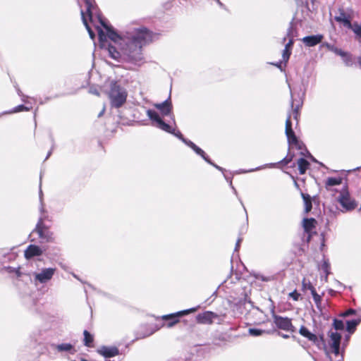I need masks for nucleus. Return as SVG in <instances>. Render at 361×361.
I'll return each mask as SVG.
<instances>
[{"mask_svg": "<svg viewBox=\"0 0 361 361\" xmlns=\"http://www.w3.org/2000/svg\"><path fill=\"white\" fill-rule=\"evenodd\" d=\"M17 92L20 97H26V96L22 93L21 90L19 88L17 89Z\"/></svg>", "mask_w": 361, "mask_h": 361, "instance_id": "58", "label": "nucleus"}, {"mask_svg": "<svg viewBox=\"0 0 361 361\" xmlns=\"http://www.w3.org/2000/svg\"><path fill=\"white\" fill-rule=\"evenodd\" d=\"M55 272V268L42 269L40 272L34 274L35 281L39 283H47L52 279Z\"/></svg>", "mask_w": 361, "mask_h": 361, "instance_id": "8", "label": "nucleus"}, {"mask_svg": "<svg viewBox=\"0 0 361 361\" xmlns=\"http://www.w3.org/2000/svg\"><path fill=\"white\" fill-rule=\"evenodd\" d=\"M89 92L97 96L99 95V90L94 87H90L89 89Z\"/></svg>", "mask_w": 361, "mask_h": 361, "instance_id": "43", "label": "nucleus"}, {"mask_svg": "<svg viewBox=\"0 0 361 361\" xmlns=\"http://www.w3.org/2000/svg\"><path fill=\"white\" fill-rule=\"evenodd\" d=\"M323 38L322 35H310L303 37L302 41L307 47H314L320 43Z\"/></svg>", "mask_w": 361, "mask_h": 361, "instance_id": "17", "label": "nucleus"}, {"mask_svg": "<svg viewBox=\"0 0 361 361\" xmlns=\"http://www.w3.org/2000/svg\"><path fill=\"white\" fill-rule=\"evenodd\" d=\"M27 96H26V97H21V99H22V101H23V102H25V103H26V104H29V102H27V101L26 100V99H27Z\"/></svg>", "mask_w": 361, "mask_h": 361, "instance_id": "62", "label": "nucleus"}, {"mask_svg": "<svg viewBox=\"0 0 361 361\" xmlns=\"http://www.w3.org/2000/svg\"><path fill=\"white\" fill-rule=\"evenodd\" d=\"M338 202L342 207V212H347L354 210L357 206V202L350 197L347 185H343L338 197Z\"/></svg>", "mask_w": 361, "mask_h": 361, "instance_id": "3", "label": "nucleus"}, {"mask_svg": "<svg viewBox=\"0 0 361 361\" xmlns=\"http://www.w3.org/2000/svg\"><path fill=\"white\" fill-rule=\"evenodd\" d=\"M32 106H25L23 104H20V105H18L17 106L13 108L10 111L4 112V114H14V113H18V112H20V111H28L30 109H32Z\"/></svg>", "mask_w": 361, "mask_h": 361, "instance_id": "25", "label": "nucleus"}, {"mask_svg": "<svg viewBox=\"0 0 361 361\" xmlns=\"http://www.w3.org/2000/svg\"><path fill=\"white\" fill-rule=\"evenodd\" d=\"M357 61H358V63H359L360 66H361V57H359L357 59Z\"/></svg>", "mask_w": 361, "mask_h": 361, "instance_id": "64", "label": "nucleus"}, {"mask_svg": "<svg viewBox=\"0 0 361 361\" xmlns=\"http://www.w3.org/2000/svg\"><path fill=\"white\" fill-rule=\"evenodd\" d=\"M197 307H192L183 311H180L174 314H170L161 316L163 321L166 322V326L169 328L173 326L179 322V317L183 315H185L190 312H194L197 310ZM165 324H163L164 326Z\"/></svg>", "mask_w": 361, "mask_h": 361, "instance_id": "7", "label": "nucleus"}, {"mask_svg": "<svg viewBox=\"0 0 361 361\" xmlns=\"http://www.w3.org/2000/svg\"><path fill=\"white\" fill-rule=\"evenodd\" d=\"M43 253L42 250L37 245H30L25 251V257L31 259L34 257L40 256Z\"/></svg>", "mask_w": 361, "mask_h": 361, "instance_id": "16", "label": "nucleus"}, {"mask_svg": "<svg viewBox=\"0 0 361 361\" xmlns=\"http://www.w3.org/2000/svg\"><path fill=\"white\" fill-rule=\"evenodd\" d=\"M329 336L330 337V340L331 342L330 343V346L331 348L332 349V352L336 355H338L339 354L341 335L336 331H330L329 333Z\"/></svg>", "mask_w": 361, "mask_h": 361, "instance_id": "14", "label": "nucleus"}, {"mask_svg": "<svg viewBox=\"0 0 361 361\" xmlns=\"http://www.w3.org/2000/svg\"><path fill=\"white\" fill-rule=\"evenodd\" d=\"M313 300L317 305V307H319V305H321L322 298L319 295H314V298H313Z\"/></svg>", "mask_w": 361, "mask_h": 361, "instance_id": "44", "label": "nucleus"}, {"mask_svg": "<svg viewBox=\"0 0 361 361\" xmlns=\"http://www.w3.org/2000/svg\"><path fill=\"white\" fill-rule=\"evenodd\" d=\"M360 319H352L346 322L347 331L350 333L354 332L356 326L360 324Z\"/></svg>", "mask_w": 361, "mask_h": 361, "instance_id": "31", "label": "nucleus"}, {"mask_svg": "<svg viewBox=\"0 0 361 361\" xmlns=\"http://www.w3.org/2000/svg\"><path fill=\"white\" fill-rule=\"evenodd\" d=\"M310 290L311 291V293L312 295V297L314 298V295H318L315 288L312 285H310Z\"/></svg>", "mask_w": 361, "mask_h": 361, "instance_id": "52", "label": "nucleus"}, {"mask_svg": "<svg viewBox=\"0 0 361 361\" xmlns=\"http://www.w3.org/2000/svg\"><path fill=\"white\" fill-rule=\"evenodd\" d=\"M310 285H312L311 283L309 282L308 283H306L305 281L303 280V281H302V286H303L304 288H307V289L310 290Z\"/></svg>", "mask_w": 361, "mask_h": 361, "instance_id": "55", "label": "nucleus"}, {"mask_svg": "<svg viewBox=\"0 0 361 361\" xmlns=\"http://www.w3.org/2000/svg\"><path fill=\"white\" fill-rule=\"evenodd\" d=\"M323 46H324V47H326V48L328 49V50H329V51H332V49H334V45L331 44L327 43V42H326V43H325V44H323Z\"/></svg>", "mask_w": 361, "mask_h": 361, "instance_id": "53", "label": "nucleus"}, {"mask_svg": "<svg viewBox=\"0 0 361 361\" xmlns=\"http://www.w3.org/2000/svg\"><path fill=\"white\" fill-rule=\"evenodd\" d=\"M40 212H41V215L39 217H43L44 218V221L47 219V215L46 214V212L44 210V208L43 207V205L41 206L40 207Z\"/></svg>", "mask_w": 361, "mask_h": 361, "instance_id": "46", "label": "nucleus"}, {"mask_svg": "<svg viewBox=\"0 0 361 361\" xmlns=\"http://www.w3.org/2000/svg\"><path fill=\"white\" fill-rule=\"evenodd\" d=\"M81 16H82V20L83 24L85 25L90 38L92 39H94L95 37V34H94V31L92 30V28L90 27V26L89 25L87 20L86 19L85 13L82 10L81 11Z\"/></svg>", "mask_w": 361, "mask_h": 361, "instance_id": "30", "label": "nucleus"}, {"mask_svg": "<svg viewBox=\"0 0 361 361\" xmlns=\"http://www.w3.org/2000/svg\"><path fill=\"white\" fill-rule=\"evenodd\" d=\"M171 111H172V104H171V102L170 100V97H169L166 100H165L161 104H159V118L164 122H165L160 117V116H169L170 119L171 120V121L173 123V128H176V122H175L174 116L172 114Z\"/></svg>", "mask_w": 361, "mask_h": 361, "instance_id": "9", "label": "nucleus"}, {"mask_svg": "<svg viewBox=\"0 0 361 361\" xmlns=\"http://www.w3.org/2000/svg\"><path fill=\"white\" fill-rule=\"evenodd\" d=\"M283 338H289V336L287 335V334H280L279 333Z\"/></svg>", "mask_w": 361, "mask_h": 361, "instance_id": "63", "label": "nucleus"}, {"mask_svg": "<svg viewBox=\"0 0 361 361\" xmlns=\"http://www.w3.org/2000/svg\"><path fill=\"white\" fill-rule=\"evenodd\" d=\"M323 46H324V47H326V48L328 49V50H329V51H332V49H334V45L331 44L327 43V42H326V43H325V44H323Z\"/></svg>", "mask_w": 361, "mask_h": 361, "instance_id": "54", "label": "nucleus"}, {"mask_svg": "<svg viewBox=\"0 0 361 361\" xmlns=\"http://www.w3.org/2000/svg\"><path fill=\"white\" fill-rule=\"evenodd\" d=\"M248 304L251 307H253V302L251 300H247V299H245L244 305Z\"/></svg>", "mask_w": 361, "mask_h": 361, "instance_id": "56", "label": "nucleus"}, {"mask_svg": "<svg viewBox=\"0 0 361 361\" xmlns=\"http://www.w3.org/2000/svg\"><path fill=\"white\" fill-rule=\"evenodd\" d=\"M83 335H84V339H83L84 345L89 348L92 347L93 346L92 343L94 341L93 336L87 330H85L83 331Z\"/></svg>", "mask_w": 361, "mask_h": 361, "instance_id": "27", "label": "nucleus"}, {"mask_svg": "<svg viewBox=\"0 0 361 361\" xmlns=\"http://www.w3.org/2000/svg\"><path fill=\"white\" fill-rule=\"evenodd\" d=\"M243 241V238L242 237H239L237 240V242L235 243V252H238L239 248H240V243L241 242Z\"/></svg>", "mask_w": 361, "mask_h": 361, "instance_id": "47", "label": "nucleus"}, {"mask_svg": "<svg viewBox=\"0 0 361 361\" xmlns=\"http://www.w3.org/2000/svg\"><path fill=\"white\" fill-rule=\"evenodd\" d=\"M349 29H351L353 32L361 39V25H359L357 22L351 23V26H349Z\"/></svg>", "mask_w": 361, "mask_h": 361, "instance_id": "33", "label": "nucleus"}, {"mask_svg": "<svg viewBox=\"0 0 361 361\" xmlns=\"http://www.w3.org/2000/svg\"><path fill=\"white\" fill-rule=\"evenodd\" d=\"M110 89L108 92L111 106L114 108H119L126 102L128 93L126 90L121 85V82L112 80L110 82Z\"/></svg>", "mask_w": 361, "mask_h": 361, "instance_id": "2", "label": "nucleus"}, {"mask_svg": "<svg viewBox=\"0 0 361 361\" xmlns=\"http://www.w3.org/2000/svg\"><path fill=\"white\" fill-rule=\"evenodd\" d=\"M104 111H105V108L104 107L102 109V110L99 113L98 117H101L104 114Z\"/></svg>", "mask_w": 361, "mask_h": 361, "instance_id": "61", "label": "nucleus"}, {"mask_svg": "<svg viewBox=\"0 0 361 361\" xmlns=\"http://www.w3.org/2000/svg\"><path fill=\"white\" fill-rule=\"evenodd\" d=\"M355 311L353 309H350L343 314V317H348L349 315L355 314Z\"/></svg>", "mask_w": 361, "mask_h": 361, "instance_id": "49", "label": "nucleus"}, {"mask_svg": "<svg viewBox=\"0 0 361 361\" xmlns=\"http://www.w3.org/2000/svg\"><path fill=\"white\" fill-rule=\"evenodd\" d=\"M339 16H335V20L338 23H342L344 26L348 28L349 26H351V22L349 16H347L343 9H339Z\"/></svg>", "mask_w": 361, "mask_h": 361, "instance_id": "18", "label": "nucleus"}, {"mask_svg": "<svg viewBox=\"0 0 361 361\" xmlns=\"http://www.w3.org/2000/svg\"><path fill=\"white\" fill-rule=\"evenodd\" d=\"M275 331L276 330L274 329H270V330H265V329H261L252 328V329H249L248 332H249L250 335H251L252 336H259L264 334H271L274 332H275Z\"/></svg>", "mask_w": 361, "mask_h": 361, "instance_id": "20", "label": "nucleus"}, {"mask_svg": "<svg viewBox=\"0 0 361 361\" xmlns=\"http://www.w3.org/2000/svg\"><path fill=\"white\" fill-rule=\"evenodd\" d=\"M300 174L305 173L310 166V163L304 158H300L297 161Z\"/></svg>", "mask_w": 361, "mask_h": 361, "instance_id": "24", "label": "nucleus"}, {"mask_svg": "<svg viewBox=\"0 0 361 361\" xmlns=\"http://www.w3.org/2000/svg\"><path fill=\"white\" fill-rule=\"evenodd\" d=\"M219 316L211 311H206L203 313L198 314L196 317V320L199 324H212L214 319L218 318Z\"/></svg>", "mask_w": 361, "mask_h": 361, "instance_id": "12", "label": "nucleus"}, {"mask_svg": "<svg viewBox=\"0 0 361 361\" xmlns=\"http://www.w3.org/2000/svg\"><path fill=\"white\" fill-rule=\"evenodd\" d=\"M6 269L9 271V272H15L18 276H20V271L18 269H16L15 268H13L11 267H6Z\"/></svg>", "mask_w": 361, "mask_h": 361, "instance_id": "48", "label": "nucleus"}, {"mask_svg": "<svg viewBox=\"0 0 361 361\" xmlns=\"http://www.w3.org/2000/svg\"><path fill=\"white\" fill-rule=\"evenodd\" d=\"M341 58L347 66H351L353 65L352 55L350 53L344 51Z\"/></svg>", "mask_w": 361, "mask_h": 361, "instance_id": "34", "label": "nucleus"}, {"mask_svg": "<svg viewBox=\"0 0 361 361\" xmlns=\"http://www.w3.org/2000/svg\"><path fill=\"white\" fill-rule=\"evenodd\" d=\"M221 7L224 8V4L220 0H214Z\"/></svg>", "mask_w": 361, "mask_h": 361, "instance_id": "60", "label": "nucleus"}, {"mask_svg": "<svg viewBox=\"0 0 361 361\" xmlns=\"http://www.w3.org/2000/svg\"><path fill=\"white\" fill-rule=\"evenodd\" d=\"M290 118H291V114H288V117L286 121V129L285 130L292 129V122L290 121Z\"/></svg>", "mask_w": 361, "mask_h": 361, "instance_id": "39", "label": "nucleus"}, {"mask_svg": "<svg viewBox=\"0 0 361 361\" xmlns=\"http://www.w3.org/2000/svg\"><path fill=\"white\" fill-rule=\"evenodd\" d=\"M274 65L276 66L277 68H279L281 71L283 70L282 62L281 61L278 62L276 63H274Z\"/></svg>", "mask_w": 361, "mask_h": 361, "instance_id": "57", "label": "nucleus"}, {"mask_svg": "<svg viewBox=\"0 0 361 361\" xmlns=\"http://www.w3.org/2000/svg\"><path fill=\"white\" fill-rule=\"evenodd\" d=\"M198 155L201 156L207 163L212 164L211 159L205 154V152L199 147L195 145V147L192 149Z\"/></svg>", "mask_w": 361, "mask_h": 361, "instance_id": "32", "label": "nucleus"}, {"mask_svg": "<svg viewBox=\"0 0 361 361\" xmlns=\"http://www.w3.org/2000/svg\"><path fill=\"white\" fill-rule=\"evenodd\" d=\"M316 220L313 218L304 219L303 228L306 233H310L315 227Z\"/></svg>", "mask_w": 361, "mask_h": 361, "instance_id": "21", "label": "nucleus"}, {"mask_svg": "<svg viewBox=\"0 0 361 361\" xmlns=\"http://www.w3.org/2000/svg\"><path fill=\"white\" fill-rule=\"evenodd\" d=\"M290 54H291V52L290 50H287L285 49H283V54H282V59L285 63L288 62V61L290 58Z\"/></svg>", "mask_w": 361, "mask_h": 361, "instance_id": "38", "label": "nucleus"}, {"mask_svg": "<svg viewBox=\"0 0 361 361\" xmlns=\"http://www.w3.org/2000/svg\"><path fill=\"white\" fill-rule=\"evenodd\" d=\"M322 269L326 274V278H327L328 275L330 274V264L327 261H324L322 265Z\"/></svg>", "mask_w": 361, "mask_h": 361, "instance_id": "37", "label": "nucleus"}, {"mask_svg": "<svg viewBox=\"0 0 361 361\" xmlns=\"http://www.w3.org/2000/svg\"><path fill=\"white\" fill-rule=\"evenodd\" d=\"M301 196L305 204V212L307 214L310 212L312 208L311 197L310 195L303 192L301 193Z\"/></svg>", "mask_w": 361, "mask_h": 361, "instance_id": "23", "label": "nucleus"}, {"mask_svg": "<svg viewBox=\"0 0 361 361\" xmlns=\"http://www.w3.org/2000/svg\"><path fill=\"white\" fill-rule=\"evenodd\" d=\"M33 231L37 232L39 238L45 242H53L54 240L53 233L44 224L43 217L39 218L36 227Z\"/></svg>", "mask_w": 361, "mask_h": 361, "instance_id": "4", "label": "nucleus"}, {"mask_svg": "<svg viewBox=\"0 0 361 361\" xmlns=\"http://www.w3.org/2000/svg\"><path fill=\"white\" fill-rule=\"evenodd\" d=\"M211 165L214 166L216 169H217L219 171H223V169L217 165H216L215 164H214L212 161V164H210Z\"/></svg>", "mask_w": 361, "mask_h": 361, "instance_id": "59", "label": "nucleus"}, {"mask_svg": "<svg viewBox=\"0 0 361 361\" xmlns=\"http://www.w3.org/2000/svg\"><path fill=\"white\" fill-rule=\"evenodd\" d=\"M342 181L343 178L341 177H329L326 180L325 187L326 190H329L330 187L341 185Z\"/></svg>", "mask_w": 361, "mask_h": 361, "instance_id": "19", "label": "nucleus"}, {"mask_svg": "<svg viewBox=\"0 0 361 361\" xmlns=\"http://www.w3.org/2000/svg\"><path fill=\"white\" fill-rule=\"evenodd\" d=\"M290 145H295L298 149H302L304 147L303 143L299 142L298 140L297 143H291Z\"/></svg>", "mask_w": 361, "mask_h": 361, "instance_id": "50", "label": "nucleus"}, {"mask_svg": "<svg viewBox=\"0 0 361 361\" xmlns=\"http://www.w3.org/2000/svg\"><path fill=\"white\" fill-rule=\"evenodd\" d=\"M149 118L152 121L155 126H158V113L152 109H143Z\"/></svg>", "mask_w": 361, "mask_h": 361, "instance_id": "26", "label": "nucleus"}, {"mask_svg": "<svg viewBox=\"0 0 361 361\" xmlns=\"http://www.w3.org/2000/svg\"><path fill=\"white\" fill-rule=\"evenodd\" d=\"M159 129H161L167 133H169L175 135L192 149H193V147H195V144L193 143L192 141L184 138L182 133L179 130H176V128H173V126L170 125L169 123H166V122H164L160 118Z\"/></svg>", "mask_w": 361, "mask_h": 361, "instance_id": "5", "label": "nucleus"}, {"mask_svg": "<svg viewBox=\"0 0 361 361\" xmlns=\"http://www.w3.org/2000/svg\"><path fill=\"white\" fill-rule=\"evenodd\" d=\"M51 348L58 353H67L70 355H74L76 353L74 345L68 343L51 344Z\"/></svg>", "mask_w": 361, "mask_h": 361, "instance_id": "15", "label": "nucleus"}, {"mask_svg": "<svg viewBox=\"0 0 361 361\" xmlns=\"http://www.w3.org/2000/svg\"><path fill=\"white\" fill-rule=\"evenodd\" d=\"M50 139L52 142V146H51V149L47 153V155L44 159V161H46L47 159H48V158L51 156V153H52V151H53V149H54V137L51 135H50Z\"/></svg>", "mask_w": 361, "mask_h": 361, "instance_id": "42", "label": "nucleus"}, {"mask_svg": "<svg viewBox=\"0 0 361 361\" xmlns=\"http://www.w3.org/2000/svg\"><path fill=\"white\" fill-rule=\"evenodd\" d=\"M293 43H294V39H289V41L286 44L285 46V49H287V50H290L291 49L293 45Z\"/></svg>", "mask_w": 361, "mask_h": 361, "instance_id": "45", "label": "nucleus"}, {"mask_svg": "<svg viewBox=\"0 0 361 361\" xmlns=\"http://www.w3.org/2000/svg\"><path fill=\"white\" fill-rule=\"evenodd\" d=\"M310 290L311 291V293L312 295V297L314 298V295H318L315 288L312 285H310Z\"/></svg>", "mask_w": 361, "mask_h": 361, "instance_id": "51", "label": "nucleus"}, {"mask_svg": "<svg viewBox=\"0 0 361 361\" xmlns=\"http://www.w3.org/2000/svg\"><path fill=\"white\" fill-rule=\"evenodd\" d=\"M299 334L317 346H319L320 343L324 341L323 336L318 337L316 334L310 332V330L305 326H300L299 329Z\"/></svg>", "mask_w": 361, "mask_h": 361, "instance_id": "10", "label": "nucleus"}, {"mask_svg": "<svg viewBox=\"0 0 361 361\" xmlns=\"http://www.w3.org/2000/svg\"><path fill=\"white\" fill-rule=\"evenodd\" d=\"M272 317L274 323L278 329L290 332L296 331V328L293 325L291 319L277 314H273Z\"/></svg>", "mask_w": 361, "mask_h": 361, "instance_id": "6", "label": "nucleus"}, {"mask_svg": "<svg viewBox=\"0 0 361 361\" xmlns=\"http://www.w3.org/2000/svg\"><path fill=\"white\" fill-rule=\"evenodd\" d=\"M294 157V154L288 153L286 157H284L281 161L279 162V164L286 166L290 164Z\"/></svg>", "mask_w": 361, "mask_h": 361, "instance_id": "35", "label": "nucleus"}, {"mask_svg": "<svg viewBox=\"0 0 361 361\" xmlns=\"http://www.w3.org/2000/svg\"><path fill=\"white\" fill-rule=\"evenodd\" d=\"M333 326L336 330H343L344 324L342 320L337 319H334Z\"/></svg>", "mask_w": 361, "mask_h": 361, "instance_id": "36", "label": "nucleus"}, {"mask_svg": "<svg viewBox=\"0 0 361 361\" xmlns=\"http://www.w3.org/2000/svg\"><path fill=\"white\" fill-rule=\"evenodd\" d=\"M97 352L106 359L114 357L120 354L118 348L113 345H102L97 350Z\"/></svg>", "mask_w": 361, "mask_h": 361, "instance_id": "11", "label": "nucleus"}, {"mask_svg": "<svg viewBox=\"0 0 361 361\" xmlns=\"http://www.w3.org/2000/svg\"><path fill=\"white\" fill-rule=\"evenodd\" d=\"M285 133L289 145L298 142V137H296L293 128L285 130Z\"/></svg>", "mask_w": 361, "mask_h": 361, "instance_id": "28", "label": "nucleus"}, {"mask_svg": "<svg viewBox=\"0 0 361 361\" xmlns=\"http://www.w3.org/2000/svg\"><path fill=\"white\" fill-rule=\"evenodd\" d=\"M331 51L340 56H341L344 53V51H343L342 49H341L335 46Z\"/></svg>", "mask_w": 361, "mask_h": 361, "instance_id": "41", "label": "nucleus"}, {"mask_svg": "<svg viewBox=\"0 0 361 361\" xmlns=\"http://www.w3.org/2000/svg\"><path fill=\"white\" fill-rule=\"evenodd\" d=\"M291 110L292 113H290L291 114V116H293L294 119L296 120V123H298V118L300 116V109L302 106V104L298 103L295 106L294 105L293 99L291 100L290 103Z\"/></svg>", "mask_w": 361, "mask_h": 361, "instance_id": "22", "label": "nucleus"}, {"mask_svg": "<svg viewBox=\"0 0 361 361\" xmlns=\"http://www.w3.org/2000/svg\"><path fill=\"white\" fill-rule=\"evenodd\" d=\"M85 3L90 20L93 22L94 18H97L106 31V35L101 27L97 26L100 46L105 47L107 42L106 37L114 43V45L109 44V56L115 60L122 58L124 61L133 64L141 62L143 60L142 48L152 41V32L145 27H141L130 30L125 35L121 36L102 17L93 0H85Z\"/></svg>", "mask_w": 361, "mask_h": 361, "instance_id": "1", "label": "nucleus"}, {"mask_svg": "<svg viewBox=\"0 0 361 361\" xmlns=\"http://www.w3.org/2000/svg\"><path fill=\"white\" fill-rule=\"evenodd\" d=\"M296 35H297V29H296L295 25L294 24V23L293 21H291L289 24V27L287 30L286 37L288 39H294V37L296 36Z\"/></svg>", "mask_w": 361, "mask_h": 361, "instance_id": "29", "label": "nucleus"}, {"mask_svg": "<svg viewBox=\"0 0 361 361\" xmlns=\"http://www.w3.org/2000/svg\"><path fill=\"white\" fill-rule=\"evenodd\" d=\"M157 327V324L140 326V329L136 332V339L144 338L152 335L156 331Z\"/></svg>", "mask_w": 361, "mask_h": 361, "instance_id": "13", "label": "nucleus"}, {"mask_svg": "<svg viewBox=\"0 0 361 361\" xmlns=\"http://www.w3.org/2000/svg\"><path fill=\"white\" fill-rule=\"evenodd\" d=\"M289 297L293 298V300L298 301L300 297V294L298 293L296 290H294L289 293Z\"/></svg>", "mask_w": 361, "mask_h": 361, "instance_id": "40", "label": "nucleus"}]
</instances>
